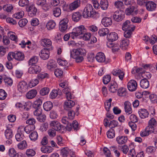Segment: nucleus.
I'll list each match as a JSON object with an SVG mask.
<instances>
[{"mask_svg": "<svg viewBox=\"0 0 157 157\" xmlns=\"http://www.w3.org/2000/svg\"><path fill=\"white\" fill-rule=\"evenodd\" d=\"M86 53V51L85 49L82 48L74 49L71 51V57L75 59L77 63L82 62L83 59V56H85Z\"/></svg>", "mask_w": 157, "mask_h": 157, "instance_id": "obj_1", "label": "nucleus"}, {"mask_svg": "<svg viewBox=\"0 0 157 157\" xmlns=\"http://www.w3.org/2000/svg\"><path fill=\"white\" fill-rule=\"evenodd\" d=\"M72 34H71V38L74 39L75 38L77 37L78 36L86 32V29L84 26L80 25L74 28L73 30Z\"/></svg>", "mask_w": 157, "mask_h": 157, "instance_id": "obj_2", "label": "nucleus"}, {"mask_svg": "<svg viewBox=\"0 0 157 157\" xmlns=\"http://www.w3.org/2000/svg\"><path fill=\"white\" fill-rule=\"evenodd\" d=\"M50 124L52 129L56 131L64 130L65 128L64 126L61 125L59 121H51Z\"/></svg>", "mask_w": 157, "mask_h": 157, "instance_id": "obj_3", "label": "nucleus"}, {"mask_svg": "<svg viewBox=\"0 0 157 157\" xmlns=\"http://www.w3.org/2000/svg\"><path fill=\"white\" fill-rule=\"evenodd\" d=\"M69 21L68 18H65L61 20L59 23V29L62 32H65L67 28V23Z\"/></svg>", "mask_w": 157, "mask_h": 157, "instance_id": "obj_4", "label": "nucleus"}, {"mask_svg": "<svg viewBox=\"0 0 157 157\" xmlns=\"http://www.w3.org/2000/svg\"><path fill=\"white\" fill-rule=\"evenodd\" d=\"M113 17L115 21H121L124 17V12L122 10H117L114 13Z\"/></svg>", "mask_w": 157, "mask_h": 157, "instance_id": "obj_5", "label": "nucleus"}, {"mask_svg": "<svg viewBox=\"0 0 157 157\" xmlns=\"http://www.w3.org/2000/svg\"><path fill=\"white\" fill-rule=\"evenodd\" d=\"M17 88L18 90L21 93H24L28 90V86L26 82L21 81L19 82Z\"/></svg>", "mask_w": 157, "mask_h": 157, "instance_id": "obj_6", "label": "nucleus"}, {"mask_svg": "<svg viewBox=\"0 0 157 157\" xmlns=\"http://www.w3.org/2000/svg\"><path fill=\"white\" fill-rule=\"evenodd\" d=\"M37 5L40 6L44 11L49 10L50 6L47 3L46 0H38L36 1Z\"/></svg>", "mask_w": 157, "mask_h": 157, "instance_id": "obj_7", "label": "nucleus"}, {"mask_svg": "<svg viewBox=\"0 0 157 157\" xmlns=\"http://www.w3.org/2000/svg\"><path fill=\"white\" fill-rule=\"evenodd\" d=\"M41 68L37 65H31L29 69L28 72L31 74H37L40 72Z\"/></svg>", "mask_w": 157, "mask_h": 157, "instance_id": "obj_8", "label": "nucleus"}, {"mask_svg": "<svg viewBox=\"0 0 157 157\" xmlns=\"http://www.w3.org/2000/svg\"><path fill=\"white\" fill-rule=\"evenodd\" d=\"M127 86L129 91H133L136 89L137 87V83L135 80H131L128 82Z\"/></svg>", "mask_w": 157, "mask_h": 157, "instance_id": "obj_9", "label": "nucleus"}, {"mask_svg": "<svg viewBox=\"0 0 157 157\" xmlns=\"http://www.w3.org/2000/svg\"><path fill=\"white\" fill-rule=\"evenodd\" d=\"M50 52L48 48H44L41 51L39 54L40 58L43 60L48 59L49 56Z\"/></svg>", "mask_w": 157, "mask_h": 157, "instance_id": "obj_10", "label": "nucleus"}, {"mask_svg": "<svg viewBox=\"0 0 157 157\" xmlns=\"http://www.w3.org/2000/svg\"><path fill=\"white\" fill-rule=\"evenodd\" d=\"M147 9L149 11L155 10L156 7V4L152 1H148L145 4Z\"/></svg>", "mask_w": 157, "mask_h": 157, "instance_id": "obj_11", "label": "nucleus"}, {"mask_svg": "<svg viewBox=\"0 0 157 157\" xmlns=\"http://www.w3.org/2000/svg\"><path fill=\"white\" fill-rule=\"evenodd\" d=\"M101 23L104 26L108 27L112 25V21L110 17H106L102 19Z\"/></svg>", "mask_w": 157, "mask_h": 157, "instance_id": "obj_12", "label": "nucleus"}, {"mask_svg": "<svg viewBox=\"0 0 157 157\" xmlns=\"http://www.w3.org/2000/svg\"><path fill=\"white\" fill-rule=\"evenodd\" d=\"M82 17L81 13L78 11L73 13L72 15V19L75 22H78L81 19Z\"/></svg>", "mask_w": 157, "mask_h": 157, "instance_id": "obj_13", "label": "nucleus"}, {"mask_svg": "<svg viewBox=\"0 0 157 157\" xmlns=\"http://www.w3.org/2000/svg\"><path fill=\"white\" fill-rule=\"evenodd\" d=\"M75 105V103L73 101L71 100H67L64 102V109L66 110H69L74 106Z\"/></svg>", "mask_w": 157, "mask_h": 157, "instance_id": "obj_14", "label": "nucleus"}, {"mask_svg": "<svg viewBox=\"0 0 157 157\" xmlns=\"http://www.w3.org/2000/svg\"><path fill=\"white\" fill-rule=\"evenodd\" d=\"M129 44V40L127 38H124L121 40L120 47L123 50H126Z\"/></svg>", "mask_w": 157, "mask_h": 157, "instance_id": "obj_15", "label": "nucleus"}, {"mask_svg": "<svg viewBox=\"0 0 157 157\" xmlns=\"http://www.w3.org/2000/svg\"><path fill=\"white\" fill-rule=\"evenodd\" d=\"M81 1L80 0H76L71 3L69 6L70 9L73 10L76 9L80 6Z\"/></svg>", "mask_w": 157, "mask_h": 157, "instance_id": "obj_16", "label": "nucleus"}, {"mask_svg": "<svg viewBox=\"0 0 157 157\" xmlns=\"http://www.w3.org/2000/svg\"><path fill=\"white\" fill-rule=\"evenodd\" d=\"M138 113L140 117L142 119H144L148 117L149 113L147 109H142L138 110Z\"/></svg>", "mask_w": 157, "mask_h": 157, "instance_id": "obj_17", "label": "nucleus"}, {"mask_svg": "<svg viewBox=\"0 0 157 157\" xmlns=\"http://www.w3.org/2000/svg\"><path fill=\"white\" fill-rule=\"evenodd\" d=\"M41 45L44 47H49L52 45L51 40L48 38L42 39L40 41Z\"/></svg>", "mask_w": 157, "mask_h": 157, "instance_id": "obj_18", "label": "nucleus"}, {"mask_svg": "<svg viewBox=\"0 0 157 157\" xmlns=\"http://www.w3.org/2000/svg\"><path fill=\"white\" fill-rule=\"evenodd\" d=\"M153 132H154L152 128H151L150 129L149 126H147L144 131L141 132L140 135L141 137H144L148 136L149 134Z\"/></svg>", "mask_w": 157, "mask_h": 157, "instance_id": "obj_19", "label": "nucleus"}, {"mask_svg": "<svg viewBox=\"0 0 157 157\" xmlns=\"http://www.w3.org/2000/svg\"><path fill=\"white\" fill-rule=\"evenodd\" d=\"M95 58L98 62L100 63L105 62V56L102 52L98 53L95 56Z\"/></svg>", "mask_w": 157, "mask_h": 157, "instance_id": "obj_20", "label": "nucleus"}, {"mask_svg": "<svg viewBox=\"0 0 157 157\" xmlns=\"http://www.w3.org/2000/svg\"><path fill=\"white\" fill-rule=\"evenodd\" d=\"M25 58L24 54L20 52H15L14 54V58L18 61L24 60Z\"/></svg>", "mask_w": 157, "mask_h": 157, "instance_id": "obj_21", "label": "nucleus"}, {"mask_svg": "<svg viewBox=\"0 0 157 157\" xmlns=\"http://www.w3.org/2000/svg\"><path fill=\"white\" fill-rule=\"evenodd\" d=\"M112 74L114 75L118 76L120 79L122 80L124 75V73L123 72L121 71L120 70H114L112 72Z\"/></svg>", "mask_w": 157, "mask_h": 157, "instance_id": "obj_22", "label": "nucleus"}, {"mask_svg": "<svg viewBox=\"0 0 157 157\" xmlns=\"http://www.w3.org/2000/svg\"><path fill=\"white\" fill-rule=\"evenodd\" d=\"M124 109L126 113L128 115L131 114L132 112V109L131 107V104L128 101H126L124 103Z\"/></svg>", "mask_w": 157, "mask_h": 157, "instance_id": "obj_23", "label": "nucleus"}, {"mask_svg": "<svg viewBox=\"0 0 157 157\" xmlns=\"http://www.w3.org/2000/svg\"><path fill=\"white\" fill-rule=\"evenodd\" d=\"M53 149L51 146H43L41 148V151L43 153L47 154L52 152Z\"/></svg>", "mask_w": 157, "mask_h": 157, "instance_id": "obj_24", "label": "nucleus"}, {"mask_svg": "<svg viewBox=\"0 0 157 157\" xmlns=\"http://www.w3.org/2000/svg\"><path fill=\"white\" fill-rule=\"evenodd\" d=\"M118 37V34L115 32L111 33L107 36L108 40L111 41L117 40Z\"/></svg>", "mask_w": 157, "mask_h": 157, "instance_id": "obj_25", "label": "nucleus"}, {"mask_svg": "<svg viewBox=\"0 0 157 157\" xmlns=\"http://www.w3.org/2000/svg\"><path fill=\"white\" fill-rule=\"evenodd\" d=\"M28 12L29 15L31 17H33L36 15L37 9L34 6H31L29 8Z\"/></svg>", "mask_w": 157, "mask_h": 157, "instance_id": "obj_26", "label": "nucleus"}, {"mask_svg": "<svg viewBox=\"0 0 157 157\" xmlns=\"http://www.w3.org/2000/svg\"><path fill=\"white\" fill-rule=\"evenodd\" d=\"M127 136H119L116 138V141L120 144H125L127 141Z\"/></svg>", "mask_w": 157, "mask_h": 157, "instance_id": "obj_27", "label": "nucleus"}, {"mask_svg": "<svg viewBox=\"0 0 157 157\" xmlns=\"http://www.w3.org/2000/svg\"><path fill=\"white\" fill-rule=\"evenodd\" d=\"M37 93V91L35 90H32L29 91L26 94V97L29 99H32L34 98Z\"/></svg>", "mask_w": 157, "mask_h": 157, "instance_id": "obj_28", "label": "nucleus"}, {"mask_svg": "<svg viewBox=\"0 0 157 157\" xmlns=\"http://www.w3.org/2000/svg\"><path fill=\"white\" fill-rule=\"evenodd\" d=\"M140 85L143 89H146L149 86V82L147 79H143L140 81Z\"/></svg>", "mask_w": 157, "mask_h": 157, "instance_id": "obj_29", "label": "nucleus"}, {"mask_svg": "<svg viewBox=\"0 0 157 157\" xmlns=\"http://www.w3.org/2000/svg\"><path fill=\"white\" fill-rule=\"evenodd\" d=\"M135 27L134 26H132V27L131 29L125 30V32L124 33V36L126 38H129L132 34V32L135 29Z\"/></svg>", "mask_w": 157, "mask_h": 157, "instance_id": "obj_30", "label": "nucleus"}, {"mask_svg": "<svg viewBox=\"0 0 157 157\" xmlns=\"http://www.w3.org/2000/svg\"><path fill=\"white\" fill-rule=\"evenodd\" d=\"M109 6V3L107 0H101L100 2V7L103 10H106Z\"/></svg>", "mask_w": 157, "mask_h": 157, "instance_id": "obj_31", "label": "nucleus"}, {"mask_svg": "<svg viewBox=\"0 0 157 157\" xmlns=\"http://www.w3.org/2000/svg\"><path fill=\"white\" fill-rule=\"evenodd\" d=\"M109 32V30L107 28H102L99 30L98 33L100 36H103L106 35Z\"/></svg>", "mask_w": 157, "mask_h": 157, "instance_id": "obj_32", "label": "nucleus"}, {"mask_svg": "<svg viewBox=\"0 0 157 157\" xmlns=\"http://www.w3.org/2000/svg\"><path fill=\"white\" fill-rule=\"evenodd\" d=\"M53 107V104L50 101H48L45 102L43 104L44 109L46 111L50 110Z\"/></svg>", "mask_w": 157, "mask_h": 157, "instance_id": "obj_33", "label": "nucleus"}, {"mask_svg": "<svg viewBox=\"0 0 157 157\" xmlns=\"http://www.w3.org/2000/svg\"><path fill=\"white\" fill-rule=\"evenodd\" d=\"M38 61V57L34 56L32 57L29 60L28 63L29 66L35 65Z\"/></svg>", "mask_w": 157, "mask_h": 157, "instance_id": "obj_34", "label": "nucleus"}, {"mask_svg": "<svg viewBox=\"0 0 157 157\" xmlns=\"http://www.w3.org/2000/svg\"><path fill=\"white\" fill-rule=\"evenodd\" d=\"M42 104V100L40 99H38L34 102L33 107L35 109L41 108Z\"/></svg>", "mask_w": 157, "mask_h": 157, "instance_id": "obj_35", "label": "nucleus"}, {"mask_svg": "<svg viewBox=\"0 0 157 157\" xmlns=\"http://www.w3.org/2000/svg\"><path fill=\"white\" fill-rule=\"evenodd\" d=\"M5 135L6 138L8 139L11 138L13 135L12 130L10 128L7 129L5 130Z\"/></svg>", "mask_w": 157, "mask_h": 157, "instance_id": "obj_36", "label": "nucleus"}, {"mask_svg": "<svg viewBox=\"0 0 157 157\" xmlns=\"http://www.w3.org/2000/svg\"><path fill=\"white\" fill-rule=\"evenodd\" d=\"M70 151L67 147H64L61 150V155L63 157H67L68 156Z\"/></svg>", "mask_w": 157, "mask_h": 157, "instance_id": "obj_37", "label": "nucleus"}, {"mask_svg": "<svg viewBox=\"0 0 157 157\" xmlns=\"http://www.w3.org/2000/svg\"><path fill=\"white\" fill-rule=\"evenodd\" d=\"M53 14L56 17H59L61 14V10L59 7H56L53 10Z\"/></svg>", "mask_w": 157, "mask_h": 157, "instance_id": "obj_38", "label": "nucleus"}, {"mask_svg": "<svg viewBox=\"0 0 157 157\" xmlns=\"http://www.w3.org/2000/svg\"><path fill=\"white\" fill-rule=\"evenodd\" d=\"M108 138L112 139L115 136V132L114 129L110 128L106 133Z\"/></svg>", "mask_w": 157, "mask_h": 157, "instance_id": "obj_39", "label": "nucleus"}, {"mask_svg": "<svg viewBox=\"0 0 157 157\" xmlns=\"http://www.w3.org/2000/svg\"><path fill=\"white\" fill-rule=\"evenodd\" d=\"M132 25H131L130 24V21L128 20H127L124 22L122 25V29L124 30H125L131 29L132 27Z\"/></svg>", "mask_w": 157, "mask_h": 157, "instance_id": "obj_40", "label": "nucleus"}, {"mask_svg": "<svg viewBox=\"0 0 157 157\" xmlns=\"http://www.w3.org/2000/svg\"><path fill=\"white\" fill-rule=\"evenodd\" d=\"M27 146V145L26 142L25 140H23L20 142L17 145L18 148L21 150H23L26 148Z\"/></svg>", "mask_w": 157, "mask_h": 157, "instance_id": "obj_41", "label": "nucleus"}, {"mask_svg": "<svg viewBox=\"0 0 157 157\" xmlns=\"http://www.w3.org/2000/svg\"><path fill=\"white\" fill-rule=\"evenodd\" d=\"M127 92L125 88H121L117 90V94L120 96H124L126 95Z\"/></svg>", "mask_w": 157, "mask_h": 157, "instance_id": "obj_42", "label": "nucleus"}, {"mask_svg": "<svg viewBox=\"0 0 157 157\" xmlns=\"http://www.w3.org/2000/svg\"><path fill=\"white\" fill-rule=\"evenodd\" d=\"M156 121L155 119L153 118H151L148 122V125L147 126H149L150 128H152L153 129V132H154V126L155 125Z\"/></svg>", "mask_w": 157, "mask_h": 157, "instance_id": "obj_43", "label": "nucleus"}, {"mask_svg": "<svg viewBox=\"0 0 157 157\" xmlns=\"http://www.w3.org/2000/svg\"><path fill=\"white\" fill-rule=\"evenodd\" d=\"M56 25L55 22L52 20L49 21L47 24V26L49 30L53 29L55 28Z\"/></svg>", "mask_w": 157, "mask_h": 157, "instance_id": "obj_44", "label": "nucleus"}, {"mask_svg": "<svg viewBox=\"0 0 157 157\" xmlns=\"http://www.w3.org/2000/svg\"><path fill=\"white\" fill-rule=\"evenodd\" d=\"M118 89L117 85L116 83L111 84L110 86L109 90L112 93L115 92Z\"/></svg>", "mask_w": 157, "mask_h": 157, "instance_id": "obj_45", "label": "nucleus"}, {"mask_svg": "<svg viewBox=\"0 0 157 157\" xmlns=\"http://www.w3.org/2000/svg\"><path fill=\"white\" fill-rule=\"evenodd\" d=\"M35 128V125H27L24 128V130L26 133L29 134L31 131L33 130Z\"/></svg>", "mask_w": 157, "mask_h": 157, "instance_id": "obj_46", "label": "nucleus"}, {"mask_svg": "<svg viewBox=\"0 0 157 157\" xmlns=\"http://www.w3.org/2000/svg\"><path fill=\"white\" fill-rule=\"evenodd\" d=\"M98 13L96 12L95 10L92 9L90 11L89 18H92L93 19H96L97 18Z\"/></svg>", "mask_w": 157, "mask_h": 157, "instance_id": "obj_47", "label": "nucleus"}, {"mask_svg": "<svg viewBox=\"0 0 157 157\" xmlns=\"http://www.w3.org/2000/svg\"><path fill=\"white\" fill-rule=\"evenodd\" d=\"M38 135L36 132L33 131L29 135V137L31 140L35 141L38 138Z\"/></svg>", "mask_w": 157, "mask_h": 157, "instance_id": "obj_48", "label": "nucleus"}, {"mask_svg": "<svg viewBox=\"0 0 157 157\" xmlns=\"http://www.w3.org/2000/svg\"><path fill=\"white\" fill-rule=\"evenodd\" d=\"M56 66L55 62L54 60L49 61L47 64V67L49 70H52Z\"/></svg>", "mask_w": 157, "mask_h": 157, "instance_id": "obj_49", "label": "nucleus"}, {"mask_svg": "<svg viewBox=\"0 0 157 157\" xmlns=\"http://www.w3.org/2000/svg\"><path fill=\"white\" fill-rule=\"evenodd\" d=\"M49 92V88L48 87H45L42 88L40 90V93L41 95L44 96L48 94Z\"/></svg>", "mask_w": 157, "mask_h": 157, "instance_id": "obj_50", "label": "nucleus"}, {"mask_svg": "<svg viewBox=\"0 0 157 157\" xmlns=\"http://www.w3.org/2000/svg\"><path fill=\"white\" fill-rule=\"evenodd\" d=\"M88 6L87 5L84 8L82 12L83 17L85 18H87L88 17Z\"/></svg>", "mask_w": 157, "mask_h": 157, "instance_id": "obj_51", "label": "nucleus"}, {"mask_svg": "<svg viewBox=\"0 0 157 157\" xmlns=\"http://www.w3.org/2000/svg\"><path fill=\"white\" fill-rule=\"evenodd\" d=\"M15 138L17 141H21L24 139L25 137L21 133L18 132L16 135Z\"/></svg>", "mask_w": 157, "mask_h": 157, "instance_id": "obj_52", "label": "nucleus"}, {"mask_svg": "<svg viewBox=\"0 0 157 157\" xmlns=\"http://www.w3.org/2000/svg\"><path fill=\"white\" fill-rule=\"evenodd\" d=\"M39 82L37 79L31 80L29 83V86L32 88L36 86Z\"/></svg>", "mask_w": 157, "mask_h": 157, "instance_id": "obj_53", "label": "nucleus"}, {"mask_svg": "<svg viewBox=\"0 0 157 157\" xmlns=\"http://www.w3.org/2000/svg\"><path fill=\"white\" fill-rule=\"evenodd\" d=\"M7 96V94L3 89H0V100L5 99Z\"/></svg>", "mask_w": 157, "mask_h": 157, "instance_id": "obj_54", "label": "nucleus"}, {"mask_svg": "<svg viewBox=\"0 0 157 157\" xmlns=\"http://www.w3.org/2000/svg\"><path fill=\"white\" fill-rule=\"evenodd\" d=\"M8 36L11 40L16 41H17V36L15 35L14 33L12 32H10L8 33Z\"/></svg>", "mask_w": 157, "mask_h": 157, "instance_id": "obj_55", "label": "nucleus"}, {"mask_svg": "<svg viewBox=\"0 0 157 157\" xmlns=\"http://www.w3.org/2000/svg\"><path fill=\"white\" fill-rule=\"evenodd\" d=\"M118 123V121L113 120L110 121L109 124V126L111 128L114 129L115 127L117 126Z\"/></svg>", "mask_w": 157, "mask_h": 157, "instance_id": "obj_56", "label": "nucleus"}, {"mask_svg": "<svg viewBox=\"0 0 157 157\" xmlns=\"http://www.w3.org/2000/svg\"><path fill=\"white\" fill-rule=\"evenodd\" d=\"M111 78V76L109 75L104 76L103 78V82L104 84L108 83L110 81Z\"/></svg>", "mask_w": 157, "mask_h": 157, "instance_id": "obj_57", "label": "nucleus"}, {"mask_svg": "<svg viewBox=\"0 0 157 157\" xmlns=\"http://www.w3.org/2000/svg\"><path fill=\"white\" fill-rule=\"evenodd\" d=\"M17 152L13 148H10L8 151V155L11 157H15L16 156Z\"/></svg>", "mask_w": 157, "mask_h": 157, "instance_id": "obj_58", "label": "nucleus"}, {"mask_svg": "<svg viewBox=\"0 0 157 157\" xmlns=\"http://www.w3.org/2000/svg\"><path fill=\"white\" fill-rule=\"evenodd\" d=\"M58 115L56 111L52 110L50 113V117L51 118L53 119H56L58 117Z\"/></svg>", "mask_w": 157, "mask_h": 157, "instance_id": "obj_59", "label": "nucleus"}, {"mask_svg": "<svg viewBox=\"0 0 157 157\" xmlns=\"http://www.w3.org/2000/svg\"><path fill=\"white\" fill-rule=\"evenodd\" d=\"M58 94L57 90H53L50 94V98L52 99H54L57 97Z\"/></svg>", "mask_w": 157, "mask_h": 157, "instance_id": "obj_60", "label": "nucleus"}, {"mask_svg": "<svg viewBox=\"0 0 157 157\" xmlns=\"http://www.w3.org/2000/svg\"><path fill=\"white\" fill-rule=\"evenodd\" d=\"M4 82L6 85H11L13 83L12 79L7 77L3 78Z\"/></svg>", "mask_w": 157, "mask_h": 157, "instance_id": "obj_61", "label": "nucleus"}, {"mask_svg": "<svg viewBox=\"0 0 157 157\" xmlns=\"http://www.w3.org/2000/svg\"><path fill=\"white\" fill-rule=\"evenodd\" d=\"M119 149L122 151L123 153L125 154H127L129 150L128 147L125 145L120 146Z\"/></svg>", "mask_w": 157, "mask_h": 157, "instance_id": "obj_62", "label": "nucleus"}, {"mask_svg": "<svg viewBox=\"0 0 157 157\" xmlns=\"http://www.w3.org/2000/svg\"><path fill=\"white\" fill-rule=\"evenodd\" d=\"M24 12L23 11L18 12L14 14L13 17L17 19H20L22 18L24 15Z\"/></svg>", "mask_w": 157, "mask_h": 157, "instance_id": "obj_63", "label": "nucleus"}, {"mask_svg": "<svg viewBox=\"0 0 157 157\" xmlns=\"http://www.w3.org/2000/svg\"><path fill=\"white\" fill-rule=\"evenodd\" d=\"M54 74L57 77L61 78L63 75V71L62 70L59 69H57L55 70Z\"/></svg>", "mask_w": 157, "mask_h": 157, "instance_id": "obj_64", "label": "nucleus"}]
</instances>
